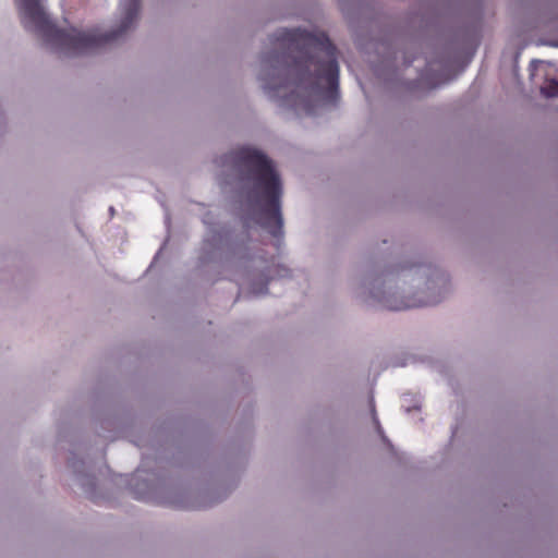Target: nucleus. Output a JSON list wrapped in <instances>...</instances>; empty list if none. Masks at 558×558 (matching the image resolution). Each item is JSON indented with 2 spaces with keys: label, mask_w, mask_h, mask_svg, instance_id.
Masks as SVG:
<instances>
[{
  "label": "nucleus",
  "mask_w": 558,
  "mask_h": 558,
  "mask_svg": "<svg viewBox=\"0 0 558 558\" xmlns=\"http://www.w3.org/2000/svg\"><path fill=\"white\" fill-rule=\"evenodd\" d=\"M438 66L440 69V77H442L444 74H446L449 69H450V63L448 60H444V59H440L439 61H436V60H429L427 62V69L426 71L429 73V74H434L435 72L438 71Z\"/></svg>",
  "instance_id": "nucleus-7"
},
{
  "label": "nucleus",
  "mask_w": 558,
  "mask_h": 558,
  "mask_svg": "<svg viewBox=\"0 0 558 558\" xmlns=\"http://www.w3.org/2000/svg\"><path fill=\"white\" fill-rule=\"evenodd\" d=\"M69 465L73 470L77 485L87 495L93 496L96 487V481L93 475L87 472L89 466L84 460H77L74 452L71 453Z\"/></svg>",
  "instance_id": "nucleus-5"
},
{
  "label": "nucleus",
  "mask_w": 558,
  "mask_h": 558,
  "mask_svg": "<svg viewBox=\"0 0 558 558\" xmlns=\"http://www.w3.org/2000/svg\"><path fill=\"white\" fill-rule=\"evenodd\" d=\"M408 397H409V395L403 396V404L408 401Z\"/></svg>",
  "instance_id": "nucleus-11"
},
{
  "label": "nucleus",
  "mask_w": 558,
  "mask_h": 558,
  "mask_svg": "<svg viewBox=\"0 0 558 558\" xmlns=\"http://www.w3.org/2000/svg\"><path fill=\"white\" fill-rule=\"evenodd\" d=\"M141 474L142 472L137 470L130 483L131 488L136 499L148 501L153 497L155 486L148 480L142 478Z\"/></svg>",
  "instance_id": "nucleus-6"
},
{
  "label": "nucleus",
  "mask_w": 558,
  "mask_h": 558,
  "mask_svg": "<svg viewBox=\"0 0 558 558\" xmlns=\"http://www.w3.org/2000/svg\"><path fill=\"white\" fill-rule=\"evenodd\" d=\"M267 284L268 280L263 276L258 282H251V292L257 296L264 295L267 293Z\"/></svg>",
  "instance_id": "nucleus-8"
},
{
  "label": "nucleus",
  "mask_w": 558,
  "mask_h": 558,
  "mask_svg": "<svg viewBox=\"0 0 558 558\" xmlns=\"http://www.w3.org/2000/svg\"><path fill=\"white\" fill-rule=\"evenodd\" d=\"M542 93L548 98L558 97V81H547L546 85L542 87Z\"/></svg>",
  "instance_id": "nucleus-9"
},
{
  "label": "nucleus",
  "mask_w": 558,
  "mask_h": 558,
  "mask_svg": "<svg viewBox=\"0 0 558 558\" xmlns=\"http://www.w3.org/2000/svg\"><path fill=\"white\" fill-rule=\"evenodd\" d=\"M445 283L444 274L432 265L366 262L350 278V290L366 305L403 311L438 303Z\"/></svg>",
  "instance_id": "nucleus-3"
},
{
  "label": "nucleus",
  "mask_w": 558,
  "mask_h": 558,
  "mask_svg": "<svg viewBox=\"0 0 558 558\" xmlns=\"http://www.w3.org/2000/svg\"><path fill=\"white\" fill-rule=\"evenodd\" d=\"M372 412H373V421L376 424L377 430H378L379 434H381L383 430H381V427L379 425L378 418L376 416L374 405H372Z\"/></svg>",
  "instance_id": "nucleus-10"
},
{
  "label": "nucleus",
  "mask_w": 558,
  "mask_h": 558,
  "mask_svg": "<svg viewBox=\"0 0 558 558\" xmlns=\"http://www.w3.org/2000/svg\"><path fill=\"white\" fill-rule=\"evenodd\" d=\"M24 29L64 57L97 52L137 20L141 0H15Z\"/></svg>",
  "instance_id": "nucleus-2"
},
{
  "label": "nucleus",
  "mask_w": 558,
  "mask_h": 558,
  "mask_svg": "<svg viewBox=\"0 0 558 558\" xmlns=\"http://www.w3.org/2000/svg\"><path fill=\"white\" fill-rule=\"evenodd\" d=\"M274 51L260 57L258 80L267 96L299 117H317L339 98L336 47L324 34L280 28L269 37Z\"/></svg>",
  "instance_id": "nucleus-1"
},
{
  "label": "nucleus",
  "mask_w": 558,
  "mask_h": 558,
  "mask_svg": "<svg viewBox=\"0 0 558 558\" xmlns=\"http://www.w3.org/2000/svg\"><path fill=\"white\" fill-rule=\"evenodd\" d=\"M220 166L221 184L245 199L256 223L274 238H281L282 181L274 161L260 149L241 146L223 155Z\"/></svg>",
  "instance_id": "nucleus-4"
}]
</instances>
